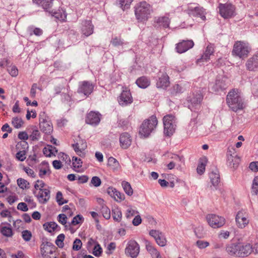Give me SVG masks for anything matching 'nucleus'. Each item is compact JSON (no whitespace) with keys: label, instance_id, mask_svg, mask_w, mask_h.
Returning a JSON list of instances; mask_svg holds the SVG:
<instances>
[{"label":"nucleus","instance_id":"774afa93","mask_svg":"<svg viewBox=\"0 0 258 258\" xmlns=\"http://www.w3.org/2000/svg\"><path fill=\"white\" fill-rule=\"evenodd\" d=\"M249 168L253 171H258V161L251 162L249 164Z\"/></svg>","mask_w":258,"mask_h":258},{"label":"nucleus","instance_id":"8fccbe9b","mask_svg":"<svg viewBox=\"0 0 258 258\" xmlns=\"http://www.w3.org/2000/svg\"><path fill=\"white\" fill-rule=\"evenodd\" d=\"M74 151L76 153V154L81 157H84L85 156L86 152H85V148H80V146H73Z\"/></svg>","mask_w":258,"mask_h":258},{"label":"nucleus","instance_id":"6ab92c4d","mask_svg":"<svg viewBox=\"0 0 258 258\" xmlns=\"http://www.w3.org/2000/svg\"><path fill=\"white\" fill-rule=\"evenodd\" d=\"M118 102L122 106L127 105L133 102V98L130 91L123 90L121 92Z\"/></svg>","mask_w":258,"mask_h":258},{"label":"nucleus","instance_id":"5fc2aeb1","mask_svg":"<svg viewBox=\"0 0 258 258\" xmlns=\"http://www.w3.org/2000/svg\"><path fill=\"white\" fill-rule=\"evenodd\" d=\"M22 236L25 241H29L32 237V233L30 231L25 230L22 231Z\"/></svg>","mask_w":258,"mask_h":258},{"label":"nucleus","instance_id":"aec40b11","mask_svg":"<svg viewBox=\"0 0 258 258\" xmlns=\"http://www.w3.org/2000/svg\"><path fill=\"white\" fill-rule=\"evenodd\" d=\"M194 43L192 40H183L178 43L176 47L177 52L183 53L194 46Z\"/></svg>","mask_w":258,"mask_h":258},{"label":"nucleus","instance_id":"c9c22d12","mask_svg":"<svg viewBox=\"0 0 258 258\" xmlns=\"http://www.w3.org/2000/svg\"><path fill=\"white\" fill-rule=\"evenodd\" d=\"M43 226L45 230L51 233L53 232L57 228L58 225L55 222H51L48 223H46L44 224Z\"/></svg>","mask_w":258,"mask_h":258},{"label":"nucleus","instance_id":"20e7f679","mask_svg":"<svg viewBox=\"0 0 258 258\" xmlns=\"http://www.w3.org/2000/svg\"><path fill=\"white\" fill-rule=\"evenodd\" d=\"M174 116L169 114L163 117L164 133L170 136L174 133L176 126V120Z\"/></svg>","mask_w":258,"mask_h":258},{"label":"nucleus","instance_id":"473e14b6","mask_svg":"<svg viewBox=\"0 0 258 258\" xmlns=\"http://www.w3.org/2000/svg\"><path fill=\"white\" fill-rule=\"evenodd\" d=\"M136 83L141 88H146L150 84L149 80L145 77H142L138 79Z\"/></svg>","mask_w":258,"mask_h":258},{"label":"nucleus","instance_id":"e433bc0d","mask_svg":"<svg viewBox=\"0 0 258 258\" xmlns=\"http://www.w3.org/2000/svg\"><path fill=\"white\" fill-rule=\"evenodd\" d=\"M52 16L57 19L60 21H64L67 17V15L64 12L59 11L55 12L53 11V13H49Z\"/></svg>","mask_w":258,"mask_h":258},{"label":"nucleus","instance_id":"13d9d810","mask_svg":"<svg viewBox=\"0 0 258 258\" xmlns=\"http://www.w3.org/2000/svg\"><path fill=\"white\" fill-rule=\"evenodd\" d=\"M119 2L120 7L123 10H124L125 9L129 8L131 4L133 2V0H120Z\"/></svg>","mask_w":258,"mask_h":258},{"label":"nucleus","instance_id":"c85d7f7f","mask_svg":"<svg viewBox=\"0 0 258 258\" xmlns=\"http://www.w3.org/2000/svg\"><path fill=\"white\" fill-rule=\"evenodd\" d=\"M146 247L153 258H161L160 252L149 241H146Z\"/></svg>","mask_w":258,"mask_h":258},{"label":"nucleus","instance_id":"f704fd0d","mask_svg":"<svg viewBox=\"0 0 258 258\" xmlns=\"http://www.w3.org/2000/svg\"><path fill=\"white\" fill-rule=\"evenodd\" d=\"M239 147L240 146H236V147H235V146H229L227 152V159L228 160L231 161L232 160L231 158L237 156L236 149Z\"/></svg>","mask_w":258,"mask_h":258},{"label":"nucleus","instance_id":"c756f323","mask_svg":"<svg viewBox=\"0 0 258 258\" xmlns=\"http://www.w3.org/2000/svg\"><path fill=\"white\" fill-rule=\"evenodd\" d=\"M225 250L230 255L237 256L238 243H231L226 245Z\"/></svg>","mask_w":258,"mask_h":258},{"label":"nucleus","instance_id":"39448f33","mask_svg":"<svg viewBox=\"0 0 258 258\" xmlns=\"http://www.w3.org/2000/svg\"><path fill=\"white\" fill-rule=\"evenodd\" d=\"M250 51L248 44L242 41H237L234 45L232 53L240 58H244L247 56Z\"/></svg>","mask_w":258,"mask_h":258},{"label":"nucleus","instance_id":"052dcab7","mask_svg":"<svg viewBox=\"0 0 258 258\" xmlns=\"http://www.w3.org/2000/svg\"><path fill=\"white\" fill-rule=\"evenodd\" d=\"M16 158L19 161H24L26 158V151L25 150L19 151L16 154Z\"/></svg>","mask_w":258,"mask_h":258},{"label":"nucleus","instance_id":"6e6552de","mask_svg":"<svg viewBox=\"0 0 258 258\" xmlns=\"http://www.w3.org/2000/svg\"><path fill=\"white\" fill-rule=\"evenodd\" d=\"M41 253L44 258H56L55 255H53L57 248L54 245L48 241L43 242L41 246Z\"/></svg>","mask_w":258,"mask_h":258},{"label":"nucleus","instance_id":"f257e3e1","mask_svg":"<svg viewBox=\"0 0 258 258\" xmlns=\"http://www.w3.org/2000/svg\"><path fill=\"white\" fill-rule=\"evenodd\" d=\"M226 103L229 107L234 112L242 110L245 107L242 94L237 89H233L228 92L226 97Z\"/></svg>","mask_w":258,"mask_h":258},{"label":"nucleus","instance_id":"4c0bfd02","mask_svg":"<svg viewBox=\"0 0 258 258\" xmlns=\"http://www.w3.org/2000/svg\"><path fill=\"white\" fill-rule=\"evenodd\" d=\"M121 184L124 191L128 196H131L133 194V190L129 182L125 181H123L121 183Z\"/></svg>","mask_w":258,"mask_h":258},{"label":"nucleus","instance_id":"1a4fd4ad","mask_svg":"<svg viewBox=\"0 0 258 258\" xmlns=\"http://www.w3.org/2000/svg\"><path fill=\"white\" fill-rule=\"evenodd\" d=\"M219 9L220 15L225 19H229L236 15L235 8L231 4H220Z\"/></svg>","mask_w":258,"mask_h":258},{"label":"nucleus","instance_id":"49530a36","mask_svg":"<svg viewBox=\"0 0 258 258\" xmlns=\"http://www.w3.org/2000/svg\"><path fill=\"white\" fill-rule=\"evenodd\" d=\"M258 193V176H256L253 180L251 188V194L256 195Z\"/></svg>","mask_w":258,"mask_h":258},{"label":"nucleus","instance_id":"864d4df0","mask_svg":"<svg viewBox=\"0 0 258 258\" xmlns=\"http://www.w3.org/2000/svg\"><path fill=\"white\" fill-rule=\"evenodd\" d=\"M110 43L114 46H118L122 45L124 43L123 40L120 37H115L113 38L111 40Z\"/></svg>","mask_w":258,"mask_h":258},{"label":"nucleus","instance_id":"412c9836","mask_svg":"<svg viewBox=\"0 0 258 258\" xmlns=\"http://www.w3.org/2000/svg\"><path fill=\"white\" fill-rule=\"evenodd\" d=\"M214 49L211 44L208 45L201 57L197 60V63L207 62L210 59V56L213 54Z\"/></svg>","mask_w":258,"mask_h":258},{"label":"nucleus","instance_id":"bf43d9fd","mask_svg":"<svg viewBox=\"0 0 258 258\" xmlns=\"http://www.w3.org/2000/svg\"><path fill=\"white\" fill-rule=\"evenodd\" d=\"M56 201L59 205H62L63 204L67 203L68 201H63L62 195L60 191H58L56 196Z\"/></svg>","mask_w":258,"mask_h":258},{"label":"nucleus","instance_id":"f8f14e48","mask_svg":"<svg viewBox=\"0 0 258 258\" xmlns=\"http://www.w3.org/2000/svg\"><path fill=\"white\" fill-rule=\"evenodd\" d=\"M139 252L140 246L138 243L134 240H130L125 249V254L135 258L138 255Z\"/></svg>","mask_w":258,"mask_h":258},{"label":"nucleus","instance_id":"338daca9","mask_svg":"<svg viewBox=\"0 0 258 258\" xmlns=\"http://www.w3.org/2000/svg\"><path fill=\"white\" fill-rule=\"evenodd\" d=\"M83 217L81 215H78L73 218L72 221V224L74 225L78 224L81 222L82 220H83Z\"/></svg>","mask_w":258,"mask_h":258},{"label":"nucleus","instance_id":"0eeeda50","mask_svg":"<svg viewBox=\"0 0 258 258\" xmlns=\"http://www.w3.org/2000/svg\"><path fill=\"white\" fill-rule=\"evenodd\" d=\"M39 128L45 134H50L53 132L52 124L44 112L39 114Z\"/></svg>","mask_w":258,"mask_h":258},{"label":"nucleus","instance_id":"ea45409f","mask_svg":"<svg viewBox=\"0 0 258 258\" xmlns=\"http://www.w3.org/2000/svg\"><path fill=\"white\" fill-rule=\"evenodd\" d=\"M1 233L5 236L11 237L13 235L12 229L10 227L4 226L1 228Z\"/></svg>","mask_w":258,"mask_h":258},{"label":"nucleus","instance_id":"a211bd4d","mask_svg":"<svg viewBox=\"0 0 258 258\" xmlns=\"http://www.w3.org/2000/svg\"><path fill=\"white\" fill-rule=\"evenodd\" d=\"M235 220L237 226L240 228H244L249 223L247 215L241 211L237 213Z\"/></svg>","mask_w":258,"mask_h":258},{"label":"nucleus","instance_id":"7ed1b4c3","mask_svg":"<svg viewBox=\"0 0 258 258\" xmlns=\"http://www.w3.org/2000/svg\"><path fill=\"white\" fill-rule=\"evenodd\" d=\"M157 123V117L154 115L145 119L140 127L139 135L140 136L144 138L148 137L155 131Z\"/></svg>","mask_w":258,"mask_h":258},{"label":"nucleus","instance_id":"9d476101","mask_svg":"<svg viewBox=\"0 0 258 258\" xmlns=\"http://www.w3.org/2000/svg\"><path fill=\"white\" fill-rule=\"evenodd\" d=\"M203 100V95L200 92L194 93L192 96L188 100V107L192 111H197L201 107V102Z\"/></svg>","mask_w":258,"mask_h":258},{"label":"nucleus","instance_id":"9b49d317","mask_svg":"<svg viewBox=\"0 0 258 258\" xmlns=\"http://www.w3.org/2000/svg\"><path fill=\"white\" fill-rule=\"evenodd\" d=\"M206 220L209 225L213 228H218L223 226L225 223V219L215 214H208Z\"/></svg>","mask_w":258,"mask_h":258},{"label":"nucleus","instance_id":"dca6fc26","mask_svg":"<svg viewBox=\"0 0 258 258\" xmlns=\"http://www.w3.org/2000/svg\"><path fill=\"white\" fill-rule=\"evenodd\" d=\"M50 191L46 188H39L38 193L36 191H34L33 194L37 198L39 203L41 204L46 203L50 199Z\"/></svg>","mask_w":258,"mask_h":258},{"label":"nucleus","instance_id":"4d7b16f0","mask_svg":"<svg viewBox=\"0 0 258 258\" xmlns=\"http://www.w3.org/2000/svg\"><path fill=\"white\" fill-rule=\"evenodd\" d=\"M155 240L156 243L160 246H164L166 244V240L162 233L159 237H157Z\"/></svg>","mask_w":258,"mask_h":258},{"label":"nucleus","instance_id":"c03bdc74","mask_svg":"<svg viewBox=\"0 0 258 258\" xmlns=\"http://www.w3.org/2000/svg\"><path fill=\"white\" fill-rule=\"evenodd\" d=\"M40 138V134L38 130H34L29 136V140L35 141H38Z\"/></svg>","mask_w":258,"mask_h":258},{"label":"nucleus","instance_id":"7c9ffc66","mask_svg":"<svg viewBox=\"0 0 258 258\" xmlns=\"http://www.w3.org/2000/svg\"><path fill=\"white\" fill-rule=\"evenodd\" d=\"M208 162V159L206 157H203L200 158L199 163L197 167V170L198 174H202L205 170L206 164Z\"/></svg>","mask_w":258,"mask_h":258},{"label":"nucleus","instance_id":"cd10ccee","mask_svg":"<svg viewBox=\"0 0 258 258\" xmlns=\"http://www.w3.org/2000/svg\"><path fill=\"white\" fill-rule=\"evenodd\" d=\"M119 142L121 145H131L133 138L128 133H123L120 136Z\"/></svg>","mask_w":258,"mask_h":258},{"label":"nucleus","instance_id":"b1692460","mask_svg":"<svg viewBox=\"0 0 258 258\" xmlns=\"http://www.w3.org/2000/svg\"><path fill=\"white\" fill-rule=\"evenodd\" d=\"M82 33L86 36H89L93 33L94 26L90 20H84L82 22Z\"/></svg>","mask_w":258,"mask_h":258},{"label":"nucleus","instance_id":"79ce46f5","mask_svg":"<svg viewBox=\"0 0 258 258\" xmlns=\"http://www.w3.org/2000/svg\"><path fill=\"white\" fill-rule=\"evenodd\" d=\"M12 123L15 128H19L22 126L24 122L22 118L16 117L13 118Z\"/></svg>","mask_w":258,"mask_h":258},{"label":"nucleus","instance_id":"a18cd8bd","mask_svg":"<svg viewBox=\"0 0 258 258\" xmlns=\"http://www.w3.org/2000/svg\"><path fill=\"white\" fill-rule=\"evenodd\" d=\"M101 213L103 216L106 219H109L110 218V209L106 206L103 205L101 209Z\"/></svg>","mask_w":258,"mask_h":258},{"label":"nucleus","instance_id":"423d86ee","mask_svg":"<svg viewBox=\"0 0 258 258\" xmlns=\"http://www.w3.org/2000/svg\"><path fill=\"white\" fill-rule=\"evenodd\" d=\"M186 13L190 16L194 17H199L203 21L206 19V10L199 5L194 4L190 5L188 6L187 9L186 10Z\"/></svg>","mask_w":258,"mask_h":258},{"label":"nucleus","instance_id":"0e129e2a","mask_svg":"<svg viewBox=\"0 0 258 258\" xmlns=\"http://www.w3.org/2000/svg\"><path fill=\"white\" fill-rule=\"evenodd\" d=\"M196 244L198 247L201 249L205 248L209 245V243L208 242L201 240H198Z\"/></svg>","mask_w":258,"mask_h":258},{"label":"nucleus","instance_id":"72a5a7b5","mask_svg":"<svg viewBox=\"0 0 258 258\" xmlns=\"http://www.w3.org/2000/svg\"><path fill=\"white\" fill-rule=\"evenodd\" d=\"M231 159V161L227 159V164L231 168L235 170L238 167L240 160L238 155L233 157Z\"/></svg>","mask_w":258,"mask_h":258},{"label":"nucleus","instance_id":"de8ad7c7","mask_svg":"<svg viewBox=\"0 0 258 258\" xmlns=\"http://www.w3.org/2000/svg\"><path fill=\"white\" fill-rule=\"evenodd\" d=\"M183 91V88L178 84L175 85L171 89V93L173 95H176L178 93H182Z\"/></svg>","mask_w":258,"mask_h":258},{"label":"nucleus","instance_id":"603ef678","mask_svg":"<svg viewBox=\"0 0 258 258\" xmlns=\"http://www.w3.org/2000/svg\"><path fill=\"white\" fill-rule=\"evenodd\" d=\"M73 165L74 168H79L82 166V161L80 158L77 157H73L72 158Z\"/></svg>","mask_w":258,"mask_h":258},{"label":"nucleus","instance_id":"ddd939ff","mask_svg":"<svg viewBox=\"0 0 258 258\" xmlns=\"http://www.w3.org/2000/svg\"><path fill=\"white\" fill-rule=\"evenodd\" d=\"M94 85L88 81H83L79 84L78 92L83 93L85 96H89L93 91Z\"/></svg>","mask_w":258,"mask_h":258},{"label":"nucleus","instance_id":"a19ab883","mask_svg":"<svg viewBox=\"0 0 258 258\" xmlns=\"http://www.w3.org/2000/svg\"><path fill=\"white\" fill-rule=\"evenodd\" d=\"M28 31L30 35L34 34L36 36H40L42 34V30L41 29L38 28H34L32 26L28 27Z\"/></svg>","mask_w":258,"mask_h":258},{"label":"nucleus","instance_id":"3c124183","mask_svg":"<svg viewBox=\"0 0 258 258\" xmlns=\"http://www.w3.org/2000/svg\"><path fill=\"white\" fill-rule=\"evenodd\" d=\"M17 183L18 186L22 189L28 188V185H29V182L27 180L21 178L18 179Z\"/></svg>","mask_w":258,"mask_h":258},{"label":"nucleus","instance_id":"58836bf2","mask_svg":"<svg viewBox=\"0 0 258 258\" xmlns=\"http://www.w3.org/2000/svg\"><path fill=\"white\" fill-rule=\"evenodd\" d=\"M112 211L113 220L118 222H120L122 217L121 211L118 208H115Z\"/></svg>","mask_w":258,"mask_h":258},{"label":"nucleus","instance_id":"680f3d73","mask_svg":"<svg viewBox=\"0 0 258 258\" xmlns=\"http://www.w3.org/2000/svg\"><path fill=\"white\" fill-rule=\"evenodd\" d=\"M108 165L109 166L116 168L118 166L119 163L116 159L112 157H110L108 159Z\"/></svg>","mask_w":258,"mask_h":258},{"label":"nucleus","instance_id":"2eb2a0df","mask_svg":"<svg viewBox=\"0 0 258 258\" xmlns=\"http://www.w3.org/2000/svg\"><path fill=\"white\" fill-rule=\"evenodd\" d=\"M101 116V114L98 112L90 111L86 116V122L92 125L96 126L100 122Z\"/></svg>","mask_w":258,"mask_h":258},{"label":"nucleus","instance_id":"6e6d98bb","mask_svg":"<svg viewBox=\"0 0 258 258\" xmlns=\"http://www.w3.org/2000/svg\"><path fill=\"white\" fill-rule=\"evenodd\" d=\"M82 245V242L81 240L80 239L76 238L73 242V249L78 251L81 248Z\"/></svg>","mask_w":258,"mask_h":258},{"label":"nucleus","instance_id":"2f4dec72","mask_svg":"<svg viewBox=\"0 0 258 258\" xmlns=\"http://www.w3.org/2000/svg\"><path fill=\"white\" fill-rule=\"evenodd\" d=\"M155 22L158 25V26H162L163 28L168 27L170 23L168 17L165 16L158 18Z\"/></svg>","mask_w":258,"mask_h":258},{"label":"nucleus","instance_id":"4be33fe9","mask_svg":"<svg viewBox=\"0 0 258 258\" xmlns=\"http://www.w3.org/2000/svg\"><path fill=\"white\" fill-rule=\"evenodd\" d=\"M33 3L41 7L46 12L53 13V0H32Z\"/></svg>","mask_w":258,"mask_h":258},{"label":"nucleus","instance_id":"5701e85b","mask_svg":"<svg viewBox=\"0 0 258 258\" xmlns=\"http://www.w3.org/2000/svg\"><path fill=\"white\" fill-rule=\"evenodd\" d=\"M246 67L250 71H255L258 69V52L247 60Z\"/></svg>","mask_w":258,"mask_h":258},{"label":"nucleus","instance_id":"69168bd1","mask_svg":"<svg viewBox=\"0 0 258 258\" xmlns=\"http://www.w3.org/2000/svg\"><path fill=\"white\" fill-rule=\"evenodd\" d=\"M107 192L112 198H113L116 201H117V200L115 196V192H116V189L115 188H114L112 187H109L107 188Z\"/></svg>","mask_w":258,"mask_h":258},{"label":"nucleus","instance_id":"bb28decb","mask_svg":"<svg viewBox=\"0 0 258 258\" xmlns=\"http://www.w3.org/2000/svg\"><path fill=\"white\" fill-rule=\"evenodd\" d=\"M209 177L212 185L215 187H217L220 182V175L218 170L216 167L209 174Z\"/></svg>","mask_w":258,"mask_h":258},{"label":"nucleus","instance_id":"f03ea898","mask_svg":"<svg viewBox=\"0 0 258 258\" xmlns=\"http://www.w3.org/2000/svg\"><path fill=\"white\" fill-rule=\"evenodd\" d=\"M135 8L136 17L138 22H140L147 21L153 11L151 5L145 1L140 2Z\"/></svg>","mask_w":258,"mask_h":258},{"label":"nucleus","instance_id":"e2e57ef3","mask_svg":"<svg viewBox=\"0 0 258 258\" xmlns=\"http://www.w3.org/2000/svg\"><path fill=\"white\" fill-rule=\"evenodd\" d=\"M91 183L95 187L100 186L101 184V180L98 176H93L91 180Z\"/></svg>","mask_w":258,"mask_h":258},{"label":"nucleus","instance_id":"f3484780","mask_svg":"<svg viewBox=\"0 0 258 258\" xmlns=\"http://www.w3.org/2000/svg\"><path fill=\"white\" fill-rule=\"evenodd\" d=\"M251 245L250 244L242 245L238 243V253L237 256L246 257L249 255L253 250Z\"/></svg>","mask_w":258,"mask_h":258},{"label":"nucleus","instance_id":"393cba45","mask_svg":"<svg viewBox=\"0 0 258 258\" xmlns=\"http://www.w3.org/2000/svg\"><path fill=\"white\" fill-rule=\"evenodd\" d=\"M169 77L166 73H162L156 83L158 88H166L169 85Z\"/></svg>","mask_w":258,"mask_h":258},{"label":"nucleus","instance_id":"a878e982","mask_svg":"<svg viewBox=\"0 0 258 258\" xmlns=\"http://www.w3.org/2000/svg\"><path fill=\"white\" fill-rule=\"evenodd\" d=\"M51 171L48 162L45 161L42 162L39 167V176L41 178H43L45 175H49Z\"/></svg>","mask_w":258,"mask_h":258},{"label":"nucleus","instance_id":"37998d69","mask_svg":"<svg viewBox=\"0 0 258 258\" xmlns=\"http://www.w3.org/2000/svg\"><path fill=\"white\" fill-rule=\"evenodd\" d=\"M65 236L63 234H60L58 235L55 240V244L59 248H62L64 246L63 241Z\"/></svg>","mask_w":258,"mask_h":258},{"label":"nucleus","instance_id":"4468645a","mask_svg":"<svg viewBox=\"0 0 258 258\" xmlns=\"http://www.w3.org/2000/svg\"><path fill=\"white\" fill-rule=\"evenodd\" d=\"M226 81L227 79L225 78L217 79L215 83L211 86V90L213 92H219L225 90L228 86V83Z\"/></svg>","mask_w":258,"mask_h":258},{"label":"nucleus","instance_id":"09e8293b","mask_svg":"<svg viewBox=\"0 0 258 258\" xmlns=\"http://www.w3.org/2000/svg\"><path fill=\"white\" fill-rule=\"evenodd\" d=\"M102 253V249L101 246L98 242H96V244L93 248L92 253L95 256L98 257L101 255Z\"/></svg>","mask_w":258,"mask_h":258}]
</instances>
